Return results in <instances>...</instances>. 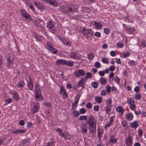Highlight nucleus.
I'll list each match as a JSON object with an SVG mask.
<instances>
[{
  "label": "nucleus",
  "mask_w": 146,
  "mask_h": 146,
  "mask_svg": "<svg viewBox=\"0 0 146 146\" xmlns=\"http://www.w3.org/2000/svg\"><path fill=\"white\" fill-rule=\"evenodd\" d=\"M80 95L78 94L76 96L74 100V103H72V109L73 110H75L77 108V106L79 102V101L80 97Z\"/></svg>",
  "instance_id": "nucleus-5"
},
{
  "label": "nucleus",
  "mask_w": 146,
  "mask_h": 146,
  "mask_svg": "<svg viewBox=\"0 0 146 146\" xmlns=\"http://www.w3.org/2000/svg\"><path fill=\"white\" fill-rule=\"evenodd\" d=\"M47 49L50 51L54 54H57L58 50L54 48L53 46V45L50 42H48L46 43Z\"/></svg>",
  "instance_id": "nucleus-9"
},
{
  "label": "nucleus",
  "mask_w": 146,
  "mask_h": 146,
  "mask_svg": "<svg viewBox=\"0 0 146 146\" xmlns=\"http://www.w3.org/2000/svg\"><path fill=\"white\" fill-rule=\"evenodd\" d=\"M94 66L95 67L97 68H99L101 66L100 64V63L98 61L95 62Z\"/></svg>",
  "instance_id": "nucleus-55"
},
{
  "label": "nucleus",
  "mask_w": 146,
  "mask_h": 146,
  "mask_svg": "<svg viewBox=\"0 0 146 146\" xmlns=\"http://www.w3.org/2000/svg\"><path fill=\"white\" fill-rule=\"evenodd\" d=\"M72 113L74 116L76 117H78L80 115L79 111L76 110L73 111Z\"/></svg>",
  "instance_id": "nucleus-42"
},
{
  "label": "nucleus",
  "mask_w": 146,
  "mask_h": 146,
  "mask_svg": "<svg viewBox=\"0 0 146 146\" xmlns=\"http://www.w3.org/2000/svg\"><path fill=\"white\" fill-rule=\"evenodd\" d=\"M70 56L74 60H79L81 58L79 53L74 52H71L70 54Z\"/></svg>",
  "instance_id": "nucleus-11"
},
{
  "label": "nucleus",
  "mask_w": 146,
  "mask_h": 146,
  "mask_svg": "<svg viewBox=\"0 0 146 146\" xmlns=\"http://www.w3.org/2000/svg\"><path fill=\"white\" fill-rule=\"evenodd\" d=\"M7 66L9 68L12 67L13 63V59L10 57H8L7 59Z\"/></svg>",
  "instance_id": "nucleus-14"
},
{
  "label": "nucleus",
  "mask_w": 146,
  "mask_h": 146,
  "mask_svg": "<svg viewBox=\"0 0 146 146\" xmlns=\"http://www.w3.org/2000/svg\"><path fill=\"white\" fill-rule=\"evenodd\" d=\"M141 95L139 93H136L134 96V98L135 99L137 100H139L141 98Z\"/></svg>",
  "instance_id": "nucleus-39"
},
{
  "label": "nucleus",
  "mask_w": 146,
  "mask_h": 146,
  "mask_svg": "<svg viewBox=\"0 0 146 146\" xmlns=\"http://www.w3.org/2000/svg\"><path fill=\"white\" fill-rule=\"evenodd\" d=\"M60 10L61 12L64 13L66 14H69L70 13V9H69V6L67 5L65 6H62L60 8Z\"/></svg>",
  "instance_id": "nucleus-12"
},
{
  "label": "nucleus",
  "mask_w": 146,
  "mask_h": 146,
  "mask_svg": "<svg viewBox=\"0 0 146 146\" xmlns=\"http://www.w3.org/2000/svg\"><path fill=\"white\" fill-rule=\"evenodd\" d=\"M65 65L69 66L72 67L74 66V63L72 61L66 60Z\"/></svg>",
  "instance_id": "nucleus-33"
},
{
  "label": "nucleus",
  "mask_w": 146,
  "mask_h": 146,
  "mask_svg": "<svg viewBox=\"0 0 146 146\" xmlns=\"http://www.w3.org/2000/svg\"><path fill=\"white\" fill-rule=\"evenodd\" d=\"M104 130L101 128H98V137L100 141L101 140V138L103 137Z\"/></svg>",
  "instance_id": "nucleus-18"
},
{
  "label": "nucleus",
  "mask_w": 146,
  "mask_h": 146,
  "mask_svg": "<svg viewBox=\"0 0 146 146\" xmlns=\"http://www.w3.org/2000/svg\"><path fill=\"white\" fill-rule=\"evenodd\" d=\"M87 119V116L86 115H82L80 116L79 118V119L80 120H86Z\"/></svg>",
  "instance_id": "nucleus-53"
},
{
  "label": "nucleus",
  "mask_w": 146,
  "mask_h": 146,
  "mask_svg": "<svg viewBox=\"0 0 146 146\" xmlns=\"http://www.w3.org/2000/svg\"><path fill=\"white\" fill-rule=\"evenodd\" d=\"M35 90L34 96L36 101H39L40 100H43V97L40 90V86L37 84H35Z\"/></svg>",
  "instance_id": "nucleus-1"
},
{
  "label": "nucleus",
  "mask_w": 146,
  "mask_h": 146,
  "mask_svg": "<svg viewBox=\"0 0 146 146\" xmlns=\"http://www.w3.org/2000/svg\"><path fill=\"white\" fill-rule=\"evenodd\" d=\"M85 80L84 78H82L81 80L79 81L78 83L77 86L78 87L81 86L82 87V88H84V83Z\"/></svg>",
  "instance_id": "nucleus-24"
},
{
  "label": "nucleus",
  "mask_w": 146,
  "mask_h": 146,
  "mask_svg": "<svg viewBox=\"0 0 146 146\" xmlns=\"http://www.w3.org/2000/svg\"><path fill=\"white\" fill-rule=\"evenodd\" d=\"M116 110L117 112L119 113H121L120 115L121 116L123 115L124 112V110H123V108L121 106H119L117 107Z\"/></svg>",
  "instance_id": "nucleus-25"
},
{
  "label": "nucleus",
  "mask_w": 146,
  "mask_h": 146,
  "mask_svg": "<svg viewBox=\"0 0 146 146\" xmlns=\"http://www.w3.org/2000/svg\"><path fill=\"white\" fill-rule=\"evenodd\" d=\"M80 113L82 114H85L86 112V111L84 108H82L80 109Z\"/></svg>",
  "instance_id": "nucleus-52"
},
{
  "label": "nucleus",
  "mask_w": 146,
  "mask_h": 146,
  "mask_svg": "<svg viewBox=\"0 0 146 146\" xmlns=\"http://www.w3.org/2000/svg\"><path fill=\"white\" fill-rule=\"evenodd\" d=\"M48 4L52 5L54 7L57 6L58 5V3L54 0H50Z\"/></svg>",
  "instance_id": "nucleus-27"
},
{
  "label": "nucleus",
  "mask_w": 146,
  "mask_h": 146,
  "mask_svg": "<svg viewBox=\"0 0 146 146\" xmlns=\"http://www.w3.org/2000/svg\"><path fill=\"white\" fill-rule=\"evenodd\" d=\"M95 100L96 102L98 103H101L102 102V98L100 96H96L95 98Z\"/></svg>",
  "instance_id": "nucleus-37"
},
{
  "label": "nucleus",
  "mask_w": 146,
  "mask_h": 146,
  "mask_svg": "<svg viewBox=\"0 0 146 146\" xmlns=\"http://www.w3.org/2000/svg\"><path fill=\"white\" fill-rule=\"evenodd\" d=\"M125 31L128 34H132L134 33L135 29V28H125Z\"/></svg>",
  "instance_id": "nucleus-26"
},
{
  "label": "nucleus",
  "mask_w": 146,
  "mask_h": 146,
  "mask_svg": "<svg viewBox=\"0 0 146 146\" xmlns=\"http://www.w3.org/2000/svg\"><path fill=\"white\" fill-rule=\"evenodd\" d=\"M66 60H58L56 62V64L58 65H65Z\"/></svg>",
  "instance_id": "nucleus-30"
},
{
  "label": "nucleus",
  "mask_w": 146,
  "mask_h": 146,
  "mask_svg": "<svg viewBox=\"0 0 146 146\" xmlns=\"http://www.w3.org/2000/svg\"><path fill=\"white\" fill-rule=\"evenodd\" d=\"M55 25V23L52 21H50L47 22V27H52Z\"/></svg>",
  "instance_id": "nucleus-29"
},
{
  "label": "nucleus",
  "mask_w": 146,
  "mask_h": 146,
  "mask_svg": "<svg viewBox=\"0 0 146 146\" xmlns=\"http://www.w3.org/2000/svg\"><path fill=\"white\" fill-rule=\"evenodd\" d=\"M29 80L27 83V86L30 90L32 91L33 87V81L30 76H29Z\"/></svg>",
  "instance_id": "nucleus-15"
},
{
  "label": "nucleus",
  "mask_w": 146,
  "mask_h": 146,
  "mask_svg": "<svg viewBox=\"0 0 146 146\" xmlns=\"http://www.w3.org/2000/svg\"><path fill=\"white\" fill-rule=\"evenodd\" d=\"M100 83L103 85L106 84L107 83V80L104 77H101L99 80Z\"/></svg>",
  "instance_id": "nucleus-31"
},
{
  "label": "nucleus",
  "mask_w": 146,
  "mask_h": 146,
  "mask_svg": "<svg viewBox=\"0 0 146 146\" xmlns=\"http://www.w3.org/2000/svg\"><path fill=\"white\" fill-rule=\"evenodd\" d=\"M121 124L122 126L125 127H126L127 125V121L125 120L122 121H121Z\"/></svg>",
  "instance_id": "nucleus-59"
},
{
  "label": "nucleus",
  "mask_w": 146,
  "mask_h": 146,
  "mask_svg": "<svg viewBox=\"0 0 146 146\" xmlns=\"http://www.w3.org/2000/svg\"><path fill=\"white\" fill-rule=\"evenodd\" d=\"M25 83L24 81L20 80L19 82H18L16 85L15 86V88H19L21 90H23L25 88Z\"/></svg>",
  "instance_id": "nucleus-10"
},
{
  "label": "nucleus",
  "mask_w": 146,
  "mask_h": 146,
  "mask_svg": "<svg viewBox=\"0 0 146 146\" xmlns=\"http://www.w3.org/2000/svg\"><path fill=\"white\" fill-rule=\"evenodd\" d=\"M114 81L115 82L118 84L120 83V78L117 76H115V79Z\"/></svg>",
  "instance_id": "nucleus-50"
},
{
  "label": "nucleus",
  "mask_w": 146,
  "mask_h": 146,
  "mask_svg": "<svg viewBox=\"0 0 146 146\" xmlns=\"http://www.w3.org/2000/svg\"><path fill=\"white\" fill-rule=\"evenodd\" d=\"M92 25H93V27H102V25L100 23L97 22L96 21H93L91 22Z\"/></svg>",
  "instance_id": "nucleus-22"
},
{
  "label": "nucleus",
  "mask_w": 146,
  "mask_h": 146,
  "mask_svg": "<svg viewBox=\"0 0 146 146\" xmlns=\"http://www.w3.org/2000/svg\"><path fill=\"white\" fill-rule=\"evenodd\" d=\"M127 102L130 105L135 103L134 100L132 98H128Z\"/></svg>",
  "instance_id": "nucleus-38"
},
{
  "label": "nucleus",
  "mask_w": 146,
  "mask_h": 146,
  "mask_svg": "<svg viewBox=\"0 0 146 146\" xmlns=\"http://www.w3.org/2000/svg\"><path fill=\"white\" fill-rule=\"evenodd\" d=\"M132 138L131 136L128 137L126 139L125 144L127 146H131L132 145Z\"/></svg>",
  "instance_id": "nucleus-19"
},
{
  "label": "nucleus",
  "mask_w": 146,
  "mask_h": 146,
  "mask_svg": "<svg viewBox=\"0 0 146 146\" xmlns=\"http://www.w3.org/2000/svg\"><path fill=\"white\" fill-rule=\"evenodd\" d=\"M140 91L139 87L138 86H136L134 88V91L137 93H138Z\"/></svg>",
  "instance_id": "nucleus-62"
},
{
  "label": "nucleus",
  "mask_w": 146,
  "mask_h": 146,
  "mask_svg": "<svg viewBox=\"0 0 146 146\" xmlns=\"http://www.w3.org/2000/svg\"><path fill=\"white\" fill-rule=\"evenodd\" d=\"M88 125L90 128L96 127V121L93 116H90L88 119L87 120Z\"/></svg>",
  "instance_id": "nucleus-3"
},
{
  "label": "nucleus",
  "mask_w": 146,
  "mask_h": 146,
  "mask_svg": "<svg viewBox=\"0 0 146 146\" xmlns=\"http://www.w3.org/2000/svg\"><path fill=\"white\" fill-rule=\"evenodd\" d=\"M70 9V13H73L76 11L78 8V7L76 5H72L69 6Z\"/></svg>",
  "instance_id": "nucleus-17"
},
{
  "label": "nucleus",
  "mask_w": 146,
  "mask_h": 146,
  "mask_svg": "<svg viewBox=\"0 0 146 146\" xmlns=\"http://www.w3.org/2000/svg\"><path fill=\"white\" fill-rule=\"evenodd\" d=\"M20 12L22 17H24L26 20L29 21L32 20V18L30 15L25 10L22 9Z\"/></svg>",
  "instance_id": "nucleus-6"
},
{
  "label": "nucleus",
  "mask_w": 146,
  "mask_h": 146,
  "mask_svg": "<svg viewBox=\"0 0 146 146\" xmlns=\"http://www.w3.org/2000/svg\"><path fill=\"white\" fill-rule=\"evenodd\" d=\"M100 107L98 105L95 106L94 107V110L95 111H98L99 110Z\"/></svg>",
  "instance_id": "nucleus-60"
},
{
  "label": "nucleus",
  "mask_w": 146,
  "mask_h": 146,
  "mask_svg": "<svg viewBox=\"0 0 146 146\" xmlns=\"http://www.w3.org/2000/svg\"><path fill=\"white\" fill-rule=\"evenodd\" d=\"M26 130L25 129L22 130L21 129H15L12 131V133L15 134L19 133H23L26 132Z\"/></svg>",
  "instance_id": "nucleus-20"
},
{
  "label": "nucleus",
  "mask_w": 146,
  "mask_h": 146,
  "mask_svg": "<svg viewBox=\"0 0 146 146\" xmlns=\"http://www.w3.org/2000/svg\"><path fill=\"white\" fill-rule=\"evenodd\" d=\"M34 5L39 9H41L43 8L42 4L39 3L35 2L34 3Z\"/></svg>",
  "instance_id": "nucleus-40"
},
{
  "label": "nucleus",
  "mask_w": 146,
  "mask_h": 146,
  "mask_svg": "<svg viewBox=\"0 0 146 146\" xmlns=\"http://www.w3.org/2000/svg\"><path fill=\"white\" fill-rule=\"evenodd\" d=\"M128 64L131 66H134L136 64V62L133 60H130Z\"/></svg>",
  "instance_id": "nucleus-48"
},
{
  "label": "nucleus",
  "mask_w": 146,
  "mask_h": 146,
  "mask_svg": "<svg viewBox=\"0 0 146 146\" xmlns=\"http://www.w3.org/2000/svg\"><path fill=\"white\" fill-rule=\"evenodd\" d=\"M104 33L106 34H109L110 32V29L109 28H105L104 30Z\"/></svg>",
  "instance_id": "nucleus-54"
},
{
  "label": "nucleus",
  "mask_w": 146,
  "mask_h": 146,
  "mask_svg": "<svg viewBox=\"0 0 146 146\" xmlns=\"http://www.w3.org/2000/svg\"><path fill=\"white\" fill-rule=\"evenodd\" d=\"M34 37L36 39V41L40 42L42 39V37L40 35H37L36 34H34Z\"/></svg>",
  "instance_id": "nucleus-28"
},
{
  "label": "nucleus",
  "mask_w": 146,
  "mask_h": 146,
  "mask_svg": "<svg viewBox=\"0 0 146 146\" xmlns=\"http://www.w3.org/2000/svg\"><path fill=\"white\" fill-rule=\"evenodd\" d=\"M111 98H108L107 101V102L108 103L107 105L108 106H111Z\"/></svg>",
  "instance_id": "nucleus-58"
},
{
  "label": "nucleus",
  "mask_w": 146,
  "mask_h": 146,
  "mask_svg": "<svg viewBox=\"0 0 146 146\" xmlns=\"http://www.w3.org/2000/svg\"><path fill=\"white\" fill-rule=\"evenodd\" d=\"M102 61L103 63L107 64H108L109 62L108 59L106 58H103L102 59Z\"/></svg>",
  "instance_id": "nucleus-49"
},
{
  "label": "nucleus",
  "mask_w": 146,
  "mask_h": 146,
  "mask_svg": "<svg viewBox=\"0 0 146 146\" xmlns=\"http://www.w3.org/2000/svg\"><path fill=\"white\" fill-rule=\"evenodd\" d=\"M117 47H119L120 48H122L123 46V45L122 43L120 42H118L116 44Z\"/></svg>",
  "instance_id": "nucleus-61"
},
{
  "label": "nucleus",
  "mask_w": 146,
  "mask_h": 146,
  "mask_svg": "<svg viewBox=\"0 0 146 146\" xmlns=\"http://www.w3.org/2000/svg\"><path fill=\"white\" fill-rule=\"evenodd\" d=\"M60 94L64 98L66 99L68 97V95L64 87L62 85H61L60 86Z\"/></svg>",
  "instance_id": "nucleus-7"
},
{
  "label": "nucleus",
  "mask_w": 146,
  "mask_h": 146,
  "mask_svg": "<svg viewBox=\"0 0 146 146\" xmlns=\"http://www.w3.org/2000/svg\"><path fill=\"white\" fill-rule=\"evenodd\" d=\"M105 74V72L104 71H100L99 72V75L101 76H104Z\"/></svg>",
  "instance_id": "nucleus-64"
},
{
  "label": "nucleus",
  "mask_w": 146,
  "mask_h": 146,
  "mask_svg": "<svg viewBox=\"0 0 146 146\" xmlns=\"http://www.w3.org/2000/svg\"><path fill=\"white\" fill-rule=\"evenodd\" d=\"M92 105L90 102H88L86 105V107L88 109H91L92 108Z\"/></svg>",
  "instance_id": "nucleus-56"
},
{
  "label": "nucleus",
  "mask_w": 146,
  "mask_h": 146,
  "mask_svg": "<svg viewBox=\"0 0 146 146\" xmlns=\"http://www.w3.org/2000/svg\"><path fill=\"white\" fill-rule=\"evenodd\" d=\"M126 117L128 120H131L133 119V116L131 113H128L126 114Z\"/></svg>",
  "instance_id": "nucleus-34"
},
{
  "label": "nucleus",
  "mask_w": 146,
  "mask_h": 146,
  "mask_svg": "<svg viewBox=\"0 0 146 146\" xmlns=\"http://www.w3.org/2000/svg\"><path fill=\"white\" fill-rule=\"evenodd\" d=\"M111 89V87H110L109 85H107L106 87V91L109 94L110 92Z\"/></svg>",
  "instance_id": "nucleus-45"
},
{
  "label": "nucleus",
  "mask_w": 146,
  "mask_h": 146,
  "mask_svg": "<svg viewBox=\"0 0 146 146\" xmlns=\"http://www.w3.org/2000/svg\"><path fill=\"white\" fill-rule=\"evenodd\" d=\"M111 106H108V105H107L105 109V111L107 113H109L110 112L111 110Z\"/></svg>",
  "instance_id": "nucleus-41"
},
{
  "label": "nucleus",
  "mask_w": 146,
  "mask_h": 146,
  "mask_svg": "<svg viewBox=\"0 0 146 146\" xmlns=\"http://www.w3.org/2000/svg\"><path fill=\"white\" fill-rule=\"evenodd\" d=\"M44 104L45 106L46 107L49 108H51L52 107L51 103L49 102L45 103Z\"/></svg>",
  "instance_id": "nucleus-51"
},
{
  "label": "nucleus",
  "mask_w": 146,
  "mask_h": 146,
  "mask_svg": "<svg viewBox=\"0 0 146 146\" xmlns=\"http://www.w3.org/2000/svg\"><path fill=\"white\" fill-rule=\"evenodd\" d=\"M30 144L28 140H24L21 142V146H27Z\"/></svg>",
  "instance_id": "nucleus-32"
},
{
  "label": "nucleus",
  "mask_w": 146,
  "mask_h": 146,
  "mask_svg": "<svg viewBox=\"0 0 146 146\" xmlns=\"http://www.w3.org/2000/svg\"><path fill=\"white\" fill-rule=\"evenodd\" d=\"M82 33L84 36L89 40H91L93 35V32L90 29L83 28Z\"/></svg>",
  "instance_id": "nucleus-2"
},
{
  "label": "nucleus",
  "mask_w": 146,
  "mask_h": 146,
  "mask_svg": "<svg viewBox=\"0 0 146 146\" xmlns=\"http://www.w3.org/2000/svg\"><path fill=\"white\" fill-rule=\"evenodd\" d=\"M96 128V127H92L91 128H90L89 133L92 135V137H94L95 135Z\"/></svg>",
  "instance_id": "nucleus-23"
},
{
  "label": "nucleus",
  "mask_w": 146,
  "mask_h": 146,
  "mask_svg": "<svg viewBox=\"0 0 146 146\" xmlns=\"http://www.w3.org/2000/svg\"><path fill=\"white\" fill-rule=\"evenodd\" d=\"M74 74L76 77H78L80 76H83L85 75V71L82 69H79L75 71Z\"/></svg>",
  "instance_id": "nucleus-13"
},
{
  "label": "nucleus",
  "mask_w": 146,
  "mask_h": 146,
  "mask_svg": "<svg viewBox=\"0 0 146 146\" xmlns=\"http://www.w3.org/2000/svg\"><path fill=\"white\" fill-rule=\"evenodd\" d=\"M12 101L13 100L10 98L7 99L5 100V102L6 104H9L11 103Z\"/></svg>",
  "instance_id": "nucleus-47"
},
{
  "label": "nucleus",
  "mask_w": 146,
  "mask_h": 146,
  "mask_svg": "<svg viewBox=\"0 0 146 146\" xmlns=\"http://www.w3.org/2000/svg\"><path fill=\"white\" fill-rule=\"evenodd\" d=\"M131 55L129 51H127L125 52H123L122 54V57L124 58L128 57Z\"/></svg>",
  "instance_id": "nucleus-35"
},
{
  "label": "nucleus",
  "mask_w": 146,
  "mask_h": 146,
  "mask_svg": "<svg viewBox=\"0 0 146 146\" xmlns=\"http://www.w3.org/2000/svg\"><path fill=\"white\" fill-rule=\"evenodd\" d=\"M10 94L12 95V97L16 101H18L19 100V93L17 91L12 90L10 92Z\"/></svg>",
  "instance_id": "nucleus-8"
},
{
  "label": "nucleus",
  "mask_w": 146,
  "mask_h": 146,
  "mask_svg": "<svg viewBox=\"0 0 146 146\" xmlns=\"http://www.w3.org/2000/svg\"><path fill=\"white\" fill-rule=\"evenodd\" d=\"M55 143L53 141H51L46 143V146H54Z\"/></svg>",
  "instance_id": "nucleus-43"
},
{
  "label": "nucleus",
  "mask_w": 146,
  "mask_h": 146,
  "mask_svg": "<svg viewBox=\"0 0 146 146\" xmlns=\"http://www.w3.org/2000/svg\"><path fill=\"white\" fill-rule=\"evenodd\" d=\"M92 77V74L91 73L87 72L86 74V76H85V78H90Z\"/></svg>",
  "instance_id": "nucleus-57"
},
{
  "label": "nucleus",
  "mask_w": 146,
  "mask_h": 146,
  "mask_svg": "<svg viewBox=\"0 0 146 146\" xmlns=\"http://www.w3.org/2000/svg\"><path fill=\"white\" fill-rule=\"evenodd\" d=\"M58 39L61 41L64 44H65L67 40L65 38L62 36H58Z\"/></svg>",
  "instance_id": "nucleus-36"
},
{
  "label": "nucleus",
  "mask_w": 146,
  "mask_h": 146,
  "mask_svg": "<svg viewBox=\"0 0 146 146\" xmlns=\"http://www.w3.org/2000/svg\"><path fill=\"white\" fill-rule=\"evenodd\" d=\"M31 111L34 114L37 112L39 108V103L32 102L31 104Z\"/></svg>",
  "instance_id": "nucleus-4"
},
{
  "label": "nucleus",
  "mask_w": 146,
  "mask_h": 146,
  "mask_svg": "<svg viewBox=\"0 0 146 146\" xmlns=\"http://www.w3.org/2000/svg\"><path fill=\"white\" fill-rule=\"evenodd\" d=\"M92 85L94 88H96L98 87L99 85L98 82H94L92 83Z\"/></svg>",
  "instance_id": "nucleus-44"
},
{
  "label": "nucleus",
  "mask_w": 146,
  "mask_h": 146,
  "mask_svg": "<svg viewBox=\"0 0 146 146\" xmlns=\"http://www.w3.org/2000/svg\"><path fill=\"white\" fill-rule=\"evenodd\" d=\"M112 124L111 123H110L109 122L107 123L106 125L104 126V127L105 129H107V128L110 127Z\"/></svg>",
  "instance_id": "nucleus-63"
},
{
  "label": "nucleus",
  "mask_w": 146,
  "mask_h": 146,
  "mask_svg": "<svg viewBox=\"0 0 146 146\" xmlns=\"http://www.w3.org/2000/svg\"><path fill=\"white\" fill-rule=\"evenodd\" d=\"M129 126L131 128H133L135 129L139 126V123L137 121H135L129 124Z\"/></svg>",
  "instance_id": "nucleus-16"
},
{
  "label": "nucleus",
  "mask_w": 146,
  "mask_h": 146,
  "mask_svg": "<svg viewBox=\"0 0 146 146\" xmlns=\"http://www.w3.org/2000/svg\"><path fill=\"white\" fill-rule=\"evenodd\" d=\"M136 105L135 103L130 105L129 108L132 110L135 111V108Z\"/></svg>",
  "instance_id": "nucleus-46"
},
{
  "label": "nucleus",
  "mask_w": 146,
  "mask_h": 146,
  "mask_svg": "<svg viewBox=\"0 0 146 146\" xmlns=\"http://www.w3.org/2000/svg\"><path fill=\"white\" fill-rule=\"evenodd\" d=\"M117 139L115 138L114 135H111L110 137V139L109 141V143H117Z\"/></svg>",
  "instance_id": "nucleus-21"
}]
</instances>
